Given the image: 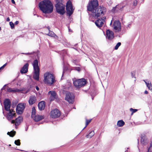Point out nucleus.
<instances>
[{
	"mask_svg": "<svg viewBox=\"0 0 152 152\" xmlns=\"http://www.w3.org/2000/svg\"><path fill=\"white\" fill-rule=\"evenodd\" d=\"M98 5V0H93L88 4L87 6L88 10L92 12V16L95 18L102 15L104 10V8L103 7H97Z\"/></svg>",
	"mask_w": 152,
	"mask_h": 152,
	"instance_id": "1",
	"label": "nucleus"
},
{
	"mask_svg": "<svg viewBox=\"0 0 152 152\" xmlns=\"http://www.w3.org/2000/svg\"><path fill=\"white\" fill-rule=\"evenodd\" d=\"M40 10L45 14L51 13L53 10V6L51 2L49 0H43L39 4Z\"/></svg>",
	"mask_w": 152,
	"mask_h": 152,
	"instance_id": "2",
	"label": "nucleus"
},
{
	"mask_svg": "<svg viewBox=\"0 0 152 152\" xmlns=\"http://www.w3.org/2000/svg\"><path fill=\"white\" fill-rule=\"evenodd\" d=\"M44 82L45 84L49 85H51L56 81L53 75L50 72H47L44 74Z\"/></svg>",
	"mask_w": 152,
	"mask_h": 152,
	"instance_id": "3",
	"label": "nucleus"
},
{
	"mask_svg": "<svg viewBox=\"0 0 152 152\" xmlns=\"http://www.w3.org/2000/svg\"><path fill=\"white\" fill-rule=\"evenodd\" d=\"M33 66L34 71V74L33 76V78L36 80L39 79V69L38 66V61L37 60H35L33 63Z\"/></svg>",
	"mask_w": 152,
	"mask_h": 152,
	"instance_id": "4",
	"label": "nucleus"
},
{
	"mask_svg": "<svg viewBox=\"0 0 152 152\" xmlns=\"http://www.w3.org/2000/svg\"><path fill=\"white\" fill-rule=\"evenodd\" d=\"M87 81L84 78L76 80L73 81V84L76 88H80L83 86L86 83Z\"/></svg>",
	"mask_w": 152,
	"mask_h": 152,
	"instance_id": "5",
	"label": "nucleus"
},
{
	"mask_svg": "<svg viewBox=\"0 0 152 152\" xmlns=\"http://www.w3.org/2000/svg\"><path fill=\"white\" fill-rule=\"evenodd\" d=\"M55 7L57 12L59 14L63 15L65 13V6L62 3H57Z\"/></svg>",
	"mask_w": 152,
	"mask_h": 152,
	"instance_id": "6",
	"label": "nucleus"
},
{
	"mask_svg": "<svg viewBox=\"0 0 152 152\" xmlns=\"http://www.w3.org/2000/svg\"><path fill=\"white\" fill-rule=\"evenodd\" d=\"M66 13L69 16H70L73 13L74 9H73L72 3L70 1H68L66 5Z\"/></svg>",
	"mask_w": 152,
	"mask_h": 152,
	"instance_id": "7",
	"label": "nucleus"
},
{
	"mask_svg": "<svg viewBox=\"0 0 152 152\" xmlns=\"http://www.w3.org/2000/svg\"><path fill=\"white\" fill-rule=\"evenodd\" d=\"M65 100L69 103H73L75 100V96L73 93L67 92L66 94Z\"/></svg>",
	"mask_w": 152,
	"mask_h": 152,
	"instance_id": "8",
	"label": "nucleus"
},
{
	"mask_svg": "<svg viewBox=\"0 0 152 152\" xmlns=\"http://www.w3.org/2000/svg\"><path fill=\"white\" fill-rule=\"evenodd\" d=\"M25 106L26 104L24 103L19 104L17 105L16 108L17 113L19 114H22L23 112Z\"/></svg>",
	"mask_w": 152,
	"mask_h": 152,
	"instance_id": "9",
	"label": "nucleus"
},
{
	"mask_svg": "<svg viewBox=\"0 0 152 152\" xmlns=\"http://www.w3.org/2000/svg\"><path fill=\"white\" fill-rule=\"evenodd\" d=\"M60 115V111L57 109L52 110L50 113V115L53 118H57L59 117Z\"/></svg>",
	"mask_w": 152,
	"mask_h": 152,
	"instance_id": "10",
	"label": "nucleus"
},
{
	"mask_svg": "<svg viewBox=\"0 0 152 152\" xmlns=\"http://www.w3.org/2000/svg\"><path fill=\"white\" fill-rule=\"evenodd\" d=\"M113 27L115 32L120 31L121 30V23L119 20L114 22Z\"/></svg>",
	"mask_w": 152,
	"mask_h": 152,
	"instance_id": "11",
	"label": "nucleus"
},
{
	"mask_svg": "<svg viewBox=\"0 0 152 152\" xmlns=\"http://www.w3.org/2000/svg\"><path fill=\"white\" fill-rule=\"evenodd\" d=\"M7 85H5L1 89V91L3 90H5L7 91L8 92H12L13 93L19 91H20L19 89L16 88H9L8 86H7Z\"/></svg>",
	"mask_w": 152,
	"mask_h": 152,
	"instance_id": "12",
	"label": "nucleus"
},
{
	"mask_svg": "<svg viewBox=\"0 0 152 152\" xmlns=\"http://www.w3.org/2000/svg\"><path fill=\"white\" fill-rule=\"evenodd\" d=\"M23 118L21 116H19L18 118H17L15 119V121L14 120H12L11 121V123L12 124H15V128H17V126L19 125L21 122L22 121Z\"/></svg>",
	"mask_w": 152,
	"mask_h": 152,
	"instance_id": "13",
	"label": "nucleus"
},
{
	"mask_svg": "<svg viewBox=\"0 0 152 152\" xmlns=\"http://www.w3.org/2000/svg\"><path fill=\"white\" fill-rule=\"evenodd\" d=\"M4 105L5 110L8 111L10 109V102L9 99H5L4 102Z\"/></svg>",
	"mask_w": 152,
	"mask_h": 152,
	"instance_id": "14",
	"label": "nucleus"
},
{
	"mask_svg": "<svg viewBox=\"0 0 152 152\" xmlns=\"http://www.w3.org/2000/svg\"><path fill=\"white\" fill-rule=\"evenodd\" d=\"M106 34V37L109 40H111L114 37L113 32L109 29L107 30Z\"/></svg>",
	"mask_w": 152,
	"mask_h": 152,
	"instance_id": "15",
	"label": "nucleus"
},
{
	"mask_svg": "<svg viewBox=\"0 0 152 152\" xmlns=\"http://www.w3.org/2000/svg\"><path fill=\"white\" fill-rule=\"evenodd\" d=\"M124 7V6L122 5L121 4L118 5H116L115 7H113L112 11V12H115L116 10L117 11L118 10L122 11Z\"/></svg>",
	"mask_w": 152,
	"mask_h": 152,
	"instance_id": "16",
	"label": "nucleus"
},
{
	"mask_svg": "<svg viewBox=\"0 0 152 152\" xmlns=\"http://www.w3.org/2000/svg\"><path fill=\"white\" fill-rule=\"evenodd\" d=\"M28 64L26 63L25 64L23 67L21 68L20 72L22 74L26 73L28 72Z\"/></svg>",
	"mask_w": 152,
	"mask_h": 152,
	"instance_id": "17",
	"label": "nucleus"
},
{
	"mask_svg": "<svg viewBox=\"0 0 152 152\" xmlns=\"http://www.w3.org/2000/svg\"><path fill=\"white\" fill-rule=\"evenodd\" d=\"M49 94H51V96L50 97V101H52L53 100L55 99L56 94L54 91H49L48 92Z\"/></svg>",
	"mask_w": 152,
	"mask_h": 152,
	"instance_id": "18",
	"label": "nucleus"
},
{
	"mask_svg": "<svg viewBox=\"0 0 152 152\" xmlns=\"http://www.w3.org/2000/svg\"><path fill=\"white\" fill-rule=\"evenodd\" d=\"M44 118V116L39 115H36L33 118L36 122H38Z\"/></svg>",
	"mask_w": 152,
	"mask_h": 152,
	"instance_id": "19",
	"label": "nucleus"
},
{
	"mask_svg": "<svg viewBox=\"0 0 152 152\" xmlns=\"http://www.w3.org/2000/svg\"><path fill=\"white\" fill-rule=\"evenodd\" d=\"M36 100V97L35 96H32L29 97L28 102L30 105H31L35 102Z\"/></svg>",
	"mask_w": 152,
	"mask_h": 152,
	"instance_id": "20",
	"label": "nucleus"
},
{
	"mask_svg": "<svg viewBox=\"0 0 152 152\" xmlns=\"http://www.w3.org/2000/svg\"><path fill=\"white\" fill-rule=\"evenodd\" d=\"M95 23L96 25L99 28L102 27L103 24V23L102 20L99 19L96 21Z\"/></svg>",
	"mask_w": 152,
	"mask_h": 152,
	"instance_id": "21",
	"label": "nucleus"
},
{
	"mask_svg": "<svg viewBox=\"0 0 152 152\" xmlns=\"http://www.w3.org/2000/svg\"><path fill=\"white\" fill-rule=\"evenodd\" d=\"M38 107L40 110H44L45 108L44 102L41 101L39 102L38 104Z\"/></svg>",
	"mask_w": 152,
	"mask_h": 152,
	"instance_id": "22",
	"label": "nucleus"
},
{
	"mask_svg": "<svg viewBox=\"0 0 152 152\" xmlns=\"http://www.w3.org/2000/svg\"><path fill=\"white\" fill-rule=\"evenodd\" d=\"M47 35L52 37H56L57 38H58V37L53 32L50 31H49L48 34H47Z\"/></svg>",
	"mask_w": 152,
	"mask_h": 152,
	"instance_id": "23",
	"label": "nucleus"
},
{
	"mask_svg": "<svg viewBox=\"0 0 152 152\" xmlns=\"http://www.w3.org/2000/svg\"><path fill=\"white\" fill-rule=\"evenodd\" d=\"M9 113H8L7 115L10 117H13V116L14 115L15 113V111H13L12 110H9Z\"/></svg>",
	"mask_w": 152,
	"mask_h": 152,
	"instance_id": "24",
	"label": "nucleus"
},
{
	"mask_svg": "<svg viewBox=\"0 0 152 152\" xmlns=\"http://www.w3.org/2000/svg\"><path fill=\"white\" fill-rule=\"evenodd\" d=\"M125 124L124 122L122 120L118 121L117 125L119 127H121Z\"/></svg>",
	"mask_w": 152,
	"mask_h": 152,
	"instance_id": "25",
	"label": "nucleus"
},
{
	"mask_svg": "<svg viewBox=\"0 0 152 152\" xmlns=\"http://www.w3.org/2000/svg\"><path fill=\"white\" fill-rule=\"evenodd\" d=\"M94 134V131H91L89 134L86 136V137L87 138H91L92 137Z\"/></svg>",
	"mask_w": 152,
	"mask_h": 152,
	"instance_id": "26",
	"label": "nucleus"
},
{
	"mask_svg": "<svg viewBox=\"0 0 152 152\" xmlns=\"http://www.w3.org/2000/svg\"><path fill=\"white\" fill-rule=\"evenodd\" d=\"M140 142H147V139L144 136H141Z\"/></svg>",
	"mask_w": 152,
	"mask_h": 152,
	"instance_id": "27",
	"label": "nucleus"
},
{
	"mask_svg": "<svg viewBox=\"0 0 152 152\" xmlns=\"http://www.w3.org/2000/svg\"><path fill=\"white\" fill-rule=\"evenodd\" d=\"M146 85L148 88L152 91V85L151 83L148 82V83H146Z\"/></svg>",
	"mask_w": 152,
	"mask_h": 152,
	"instance_id": "28",
	"label": "nucleus"
},
{
	"mask_svg": "<svg viewBox=\"0 0 152 152\" xmlns=\"http://www.w3.org/2000/svg\"><path fill=\"white\" fill-rule=\"evenodd\" d=\"M36 114V110L35 107H33L32 108L31 117L32 118H33V117L35 116Z\"/></svg>",
	"mask_w": 152,
	"mask_h": 152,
	"instance_id": "29",
	"label": "nucleus"
},
{
	"mask_svg": "<svg viewBox=\"0 0 152 152\" xmlns=\"http://www.w3.org/2000/svg\"><path fill=\"white\" fill-rule=\"evenodd\" d=\"M16 132L15 131H11L10 132H8L7 134L11 137H13L15 134Z\"/></svg>",
	"mask_w": 152,
	"mask_h": 152,
	"instance_id": "30",
	"label": "nucleus"
},
{
	"mask_svg": "<svg viewBox=\"0 0 152 152\" xmlns=\"http://www.w3.org/2000/svg\"><path fill=\"white\" fill-rule=\"evenodd\" d=\"M148 152H152V143H150V145L148 148Z\"/></svg>",
	"mask_w": 152,
	"mask_h": 152,
	"instance_id": "31",
	"label": "nucleus"
},
{
	"mask_svg": "<svg viewBox=\"0 0 152 152\" xmlns=\"http://www.w3.org/2000/svg\"><path fill=\"white\" fill-rule=\"evenodd\" d=\"M121 45V42H118L115 47V49L116 50H117L118 49L119 47Z\"/></svg>",
	"mask_w": 152,
	"mask_h": 152,
	"instance_id": "32",
	"label": "nucleus"
},
{
	"mask_svg": "<svg viewBox=\"0 0 152 152\" xmlns=\"http://www.w3.org/2000/svg\"><path fill=\"white\" fill-rule=\"evenodd\" d=\"M91 119L90 120H86V126L83 129V130L91 122Z\"/></svg>",
	"mask_w": 152,
	"mask_h": 152,
	"instance_id": "33",
	"label": "nucleus"
},
{
	"mask_svg": "<svg viewBox=\"0 0 152 152\" xmlns=\"http://www.w3.org/2000/svg\"><path fill=\"white\" fill-rule=\"evenodd\" d=\"M130 110L132 112V114H131L132 115L133 114V113L136 112L137 111V109H133L132 108H131L130 109Z\"/></svg>",
	"mask_w": 152,
	"mask_h": 152,
	"instance_id": "34",
	"label": "nucleus"
},
{
	"mask_svg": "<svg viewBox=\"0 0 152 152\" xmlns=\"http://www.w3.org/2000/svg\"><path fill=\"white\" fill-rule=\"evenodd\" d=\"M135 72L134 71H132L131 72V76L132 78L134 77L135 78V79L134 80H136V78L135 77Z\"/></svg>",
	"mask_w": 152,
	"mask_h": 152,
	"instance_id": "35",
	"label": "nucleus"
},
{
	"mask_svg": "<svg viewBox=\"0 0 152 152\" xmlns=\"http://www.w3.org/2000/svg\"><path fill=\"white\" fill-rule=\"evenodd\" d=\"M137 0H134V1L133 3V5L134 6H137Z\"/></svg>",
	"mask_w": 152,
	"mask_h": 152,
	"instance_id": "36",
	"label": "nucleus"
},
{
	"mask_svg": "<svg viewBox=\"0 0 152 152\" xmlns=\"http://www.w3.org/2000/svg\"><path fill=\"white\" fill-rule=\"evenodd\" d=\"M10 24L11 27V28L12 29L14 28V24L12 22H10Z\"/></svg>",
	"mask_w": 152,
	"mask_h": 152,
	"instance_id": "37",
	"label": "nucleus"
},
{
	"mask_svg": "<svg viewBox=\"0 0 152 152\" xmlns=\"http://www.w3.org/2000/svg\"><path fill=\"white\" fill-rule=\"evenodd\" d=\"M75 69L78 71H80V68L78 67H75Z\"/></svg>",
	"mask_w": 152,
	"mask_h": 152,
	"instance_id": "38",
	"label": "nucleus"
},
{
	"mask_svg": "<svg viewBox=\"0 0 152 152\" xmlns=\"http://www.w3.org/2000/svg\"><path fill=\"white\" fill-rule=\"evenodd\" d=\"M7 119L9 120H11L13 118V117H10L9 116L7 115Z\"/></svg>",
	"mask_w": 152,
	"mask_h": 152,
	"instance_id": "39",
	"label": "nucleus"
},
{
	"mask_svg": "<svg viewBox=\"0 0 152 152\" xmlns=\"http://www.w3.org/2000/svg\"><path fill=\"white\" fill-rule=\"evenodd\" d=\"M22 54H26V55H31V54H32V53H22Z\"/></svg>",
	"mask_w": 152,
	"mask_h": 152,
	"instance_id": "40",
	"label": "nucleus"
},
{
	"mask_svg": "<svg viewBox=\"0 0 152 152\" xmlns=\"http://www.w3.org/2000/svg\"><path fill=\"white\" fill-rule=\"evenodd\" d=\"M106 19V17H103L101 19V20L102 22H103V21H104Z\"/></svg>",
	"mask_w": 152,
	"mask_h": 152,
	"instance_id": "41",
	"label": "nucleus"
},
{
	"mask_svg": "<svg viewBox=\"0 0 152 152\" xmlns=\"http://www.w3.org/2000/svg\"><path fill=\"white\" fill-rule=\"evenodd\" d=\"M131 26V24H128L127 25L126 27L130 28Z\"/></svg>",
	"mask_w": 152,
	"mask_h": 152,
	"instance_id": "42",
	"label": "nucleus"
},
{
	"mask_svg": "<svg viewBox=\"0 0 152 152\" xmlns=\"http://www.w3.org/2000/svg\"><path fill=\"white\" fill-rule=\"evenodd\" d=\"M20 140H15L14 142H20Z\"/></svg>",
	"mask_w": 152,
	"mask_h": 152,
	"instance_id": "43",
	"label": "nucleus"
},
{
	"mask_svg": "<svg viewBox=\"0 0 152 152\" xmlns=\"http://www.w3.org/2000/svg\"><path fill=\"white\" fill-rule=\"evenodd\" d=\"M19 23V22L18 21H15L14 23V24L15 25H17Z\"/></svg>",
	"mask_w": 152,
	"mask_h": 152,
	"instance_id": "44",
	"label": "nucleus"
},
{
	"mask_svg": "<svg viewBox=\"0 0 152 152\" xmlns=\"http://www.w3.org/2000/svg\"><path fill=\"white\" fill-rule=\"evenodd\" d=\"M91 95L92 96V100L93 99L94 97H93V96L94 95L93 93H91Z\"/></svg>",
	"mask_w": 152,
	"mask_h": 152,
	"instance_id": "45",
	"label": "nucleus"
},
{
	"mask_svg": "<svg viewBox=\"0 0 152 152\" xmlns=\"http://www.w3.org/2000/svg\"><path fill=\"white\" fill-rule=\"evenodd\" d=\"M20 143H15V144L17 145H20Z\"/></svg>",
	"mask_w": 152,
	"mask_h": 152,
	"instance_id": "46",
	"label": "nucleus"
},
{
	"mask_svg": "<svg viewBox=\"0 0 152 152\" xmlns=\"http://www.w3.org/2000/svg\"><path fill=\"white\" fill-rule=\"evenodd\" d=\"M36 89L37 91H38L39 89V88L37 86L36 87Z\"/></svg>",
	"mask_w": 152,
	"mask_h": 152,
	"instance_id": "47",
	"label": "nucleus"
},
{
	"mask_svg": "<svg viewBox=\"0 0 152 152\" xmlns=\"http://www.w3.org/2000/svg\"><path fill=\"white\" fill-rule=\"evenodd\" d=\"M148 91L146 90H145L144 92V93L145 94H148Z\"/></svg>",
	"mask_w": 152,
	"mask_h": 152,
	"instance_id": "48",
	"label": "nucleus"
},
{
	"mask_svg": "<svg viewBox=\"0 0 152 152\" xmlns=\"http://www.w3.org/2000/svg\"><path fill=\"white\" fill-rule=\"evenodd\" d=\"M7 21H10V18H9V17H8V18H7Z\"/></svg>",
	"mask_w": 152,
	"mask_h": 152,
	"instance_id": "49",
	"label": "nucleus"
},
{
	"mask_svg": "<svg viewBox=\"0 0 152 152\" xmlns=\"http://www.w3.org/2000/svg\"><path fill=\"white\" fill-rule=\"evenodd\" d=\"M11 2L13 4L15 3V1H14V0H11Z\"/></svg>",
	"mask_w": 152,
	"mask_h": 152,
	"instance_id": "50",
	"label": "nucleus"
},
{
	"mask_svg": "<svg viewBox=\"0 0 152 152\" xmlns=\"http://www.w3.org/2000/svg\"><path fill=\"white\" fill-rule=\"evenodd\" d=\"M4 67L3 66H2L0 68V70L1 69H4Z\"/></svg>",
	"mask_w": 152,
	"mask_h": 152,
	"instance_id": "51",
	"label": "nucleus"
},
{
	"mask_svg": "<svg viewBox=\"0 0 152 152\" xmlns=\"http://www.w3.org/2000/svg\"><path fill=\"white\" fill-rule=\"evenodd\" d=\"M7 63H6L5 64H4L3 66L4 67H5V66H6V65H7Z\"/></svg>",
	"mask_w": 152,
	"mask_h": 152,
	"instance_id": "52",
	"label": "nucleus"
},
{
	"mask_svg": "<svg viewBox=\"0 0 152 152\" xmlns=\"http://www.w3.org/2000/svg\"><path fill=\"white\" fill-rule=\"evenodd\" d=\"M47 28H48V30H49V31H50V28L49 27H47Z\"/></svg>",
	"mask_w": 152,
	"mask_h": 152,
	"instance_id": "53",
	"label": "nucleus"
},
{
	"mask_svg": "<svg viewBox=\"0 0 152 152\" xmlns=\"http://www.w3.org/2000/svg\"><path fill=\"white\" fill-rule=\"evenodd\" d=\"M143 81L145 82V83L146 84V83H148L145 80H143Z\"/></svg>",
	"mask_w": 152,
	"mask_h": 152,
	"instance_id": "54",
	"label": "nucleus"
},
{
	"mask_svg": "<svg viewBox=\"0 0 152 152\" xmlns=\"http://www.w3.org/2000/svg\"><path fill=\"white\" fill-rule=\"evenodd\" d=\"M112 22H113V21L112 20H111V22H110V25L112 24Z\"/></svg>",
	"mask_w": 152,
	"mask_h": 152,
	"instance_id": "55",
	"label": "nucleus"
},
{
	"mask_svg": "<svg viewBox=\"0 0 152 152\" xmlns=\"http://www.w3.org/2000/svg\"><path fill=\"white\" fill-rule=\"evenodd\" d=\"M1 30V27H0V31Z\"/></svg>",
	"mask_w": 152,
	"mask_h": 152,
	"instance_id": "56",
	"label": "nucleus"
},
{
	"mask_svg": "<svg viewBox=\"0 0 152 152\" xmlns=\"http://www.w3.org/2000/svg\"><path fill=\"white\" fill-rule=\"evenodd\" d=\"M15 80V79L14 80H13V81H14Z\"/></svg>",
	"mask_w": 152,
	"mask_h": 152,
	"instance_id": "57",
	"label": "nucleus"
},
{
	"mask_svg": "<svg viewBox=\"0 0 152 152\" xmlns=\"http://www.w3.org/2000/svg\"><path fill=\"white\" fill-rule=\"evenodd\" d=\"M12 148H15V147H12Z\"/></svg>",
	"mask_w": 152,
	"mask_h": 152,
	"instance_id": "58",
	"label": "nucleus"
},
{
	"mask_svg": "<svg viewBox=\"0 0 152 152\" xmlns=\"http://www.w3.org/2000/svg\"><path fill=\"white\" fill-rule=\"evenodd\" d=\"M9 145V146H10L11 145Z\"/></svg>",
	"mask_w": 152,
	"mask_h": 152,
	"instance_id": "59",
	"label": "nucleus"
},
{
	"mask_svg": "<svg viewBox=\"0 0 152 152\" xmlns=\"http://www.w3.org/2000/svg\"><path fill=\"white\" fill-rule=\"evenodd\" d=\"M69 31H70V29H69Z\"/></svg>",
	"mask_w": 152,
	"mask_h": 152,
	"instance_id": "60",
	"label": "nucleus"
},
{
	"mask_svg": "<svg viewBox=\"0 0 152 152\" xmlns=\"http://www.w3.org/2000/svg\"><path fill=\"white\" fill-rule=\"evenodd\" d=\"M142 0V1L143 2V1H144V0Z\"/></svg>",
	"mask_w": 152,
	"mask_h": 152,
	"instance_id": "61",
	"label": "nucleus"
},
{
	"mask_svg": "<svg viewBox=\"0 0 152 152\" xmlns=\"http://www.w3.org/2000/svg\"><path fill=\"white\" fill-rule=\"evenodd\" d=\"M36 152V151H35Z\"/></svg>",
	"mask_w": 152,
	"mask_h": 152,
	"instance_id": "62",
	"label": "nucleus"
}]
</instances>
